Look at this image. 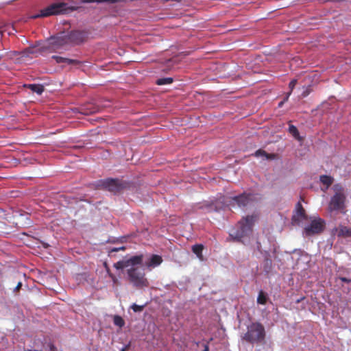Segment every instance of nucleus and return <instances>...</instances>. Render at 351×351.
<instances>
[{
  "instance_id": "f257e3e1",
  "label": "nucleus",
  "mask_w": 351,
  "mask_h": 351,
  "mask_svg": "<svg viewBox=\"0 0 351 351\" xmlns=\"http://www.w3.org/2000/svg\"><path fill=\"white\" fill-rule=\"evenodd\" d=\"M143 255L133 256L128 259H123L114 264L117 269H123L128 268L127 275L130 283L134 287L138 289H142L148 287L149 282L145 277V273L143 269H140L138 266L141 265L143 261Z\"/></svg>"
},
{
  "instance_id": "f03ea898",
  "label": "nucleus",
  "mask_w": 351,
  "mask_h": 351,
  "mask_svg": "<svg viewBox=\"0 0 351 351\" xmlns=\"http://www.w3.org/2000/svg\"><path fill=\"white\" fill-rule=\"evenodd\" d=\"M266 332L264 326L258 322H252L247 327V331L241 339L252 344H264L265 343Z\"/></svg>"
},
{
  "instance_id": "7ed1b4c3",
  "label": "nucleus",
  "mask_w": 351,
  "mask_h": 351,
  "mask_svg": "<svg viewBox=\"0 0 351 351\" xmlns=\"http://www.w3.org/2000/svg\"><path fill=\"white\" fill-rule=\"evenodd\" d=\"M256 216L247 215L243 217L238 223V229L230 233V237L233 241H241V239L247 237L252 232L254 223L256 221Z\"/></svg>"
},
{
  "instance_id": "20e7f679",
  "label": "nucleus",
  "mask_w": 351,
  "mask_h": 351,
  "mask_svg": "<svg viewBox=\"0 0 351 351\" xmlns=\"http://www.w3.org/2000/svg\"><path fill=\"white\" fill-rule=\"evenodd\" d=\"M75 7H69L64 2L54 3L41 10L38 14L32 16L33 19L38 17H47L53 15L66 14L70 11L76 10Z\"/></svg>"
},
{
  "instance_id": "39448f33",
  "label": "nucleus",
  "mask_w": 351,
  "mask_h": 351,
  "mask_svg": "<svg viewBox=\"0 0 351 351\" xmlns=\"http://www.w3.org/2000/svg\"><path fill=\"white\" fill-rule=\"evenodd\" d=\"M335 194L331 197L328 204L330 212L343 210L346 208V195L344 189L340 184H335L333 186Z\"/></svg>"
},
{
  "instance_id": "423d86ee",
  "label": "nucleus",
  "mask_w": 351,
  "mask_h": 351,
  "mask_svg": "<svg viewBox=\"0 0 351 351\" xmlns=\"http://www.w3.org/2000/svg\"><path fill=\"white\" fill-rule=\"evenodd\" d=\"M99 186L110 193L118 194L128 188L130 184L128 182L117 178H107L100 181Z\"/></svg>"
},
{
  "instance_id": "0eeeda50",
  "label": "nucleus",
  "mask_w": 351,
  "mask_h": 351,
  "mask_svg": "<svg viewBox=\"0 0 351 351\" xmlns=\"http://www.w3.org/2000/svg\"><path fill=\"white\" fill-rule=\"evenodd\" d=\"M66 45H69L66 34L61 32L49 38L40 49L42 51L53 52Z\"/></svg>"
},
{
  "instance_id": "6e6552de",
  "label": "nucleus",
  "mask_w": 351,
  "mask_h": 351,
  "mask_svg": "<svg viewBox=\"0 0 351 351\" xmlns=\"http://www.w3.org/2000/svg\"><path fill=\"white\" fill-rule=\"evenodd\" d=\"M325 228V221L321 218L313 220L310 225L304 228V232L306 236H311L315 234H319Z\"/></svg>"
},
{
  "instance_id": "1a4fd4ad",
  "label": "nucleus",
  "mask_w": 351,
  "mask_h": 351,
  "mask_svg": "<svg viewBox=\"0 0 351 351\" xmlns=\"http://www.w3.org/2000/svg\"><path fill=\"white\" fill-rule=\"evenodd\" d=\"M69 45H78L86 39V34L84 32L75 30L66 34Z\"/></svg>"
},
{
  "instance_id": "9d476101",
  "label": "nucleus",
  "mask_w": 351,
  "mask_h": 351,
  "mask_svg": "<svg viewBox=\"0 0 351 351\" xmlns=\"http://www.w3.org/2000/svg\"><path fill=\"white\" fill-rule=\"evenodd\" d=\"M250 194L243 193L237 196L232 197L230 201L232 206L237 205L240 208H244L252 201Z\"/></svg>"
},
{
  "instance_id": "9b49d317",
  "label": "nucleus",
  "mask_w": 351,
  "mask_h": 351,
  "mask_svg": "<svg viewBox=\"0 0 351 351\" xmlns=\"http://www.w3.org/2000/svg\"><path fill=\"white\" fill-rule=\"evenodd\" d=\"M306 219V216L305 213V210L302 207V204L300 202H298L297 204L296 214L293 216L292 221L296 223H299L301 220Z\"/></svg>"
},
{
  "instance_id": "f8f14e48",
  "label": "nucleus",
  "mask_w": 351,
  "mask_h": 351,
  "mask_svg": "<svg viewBox=\"0 0 351 351\" xmlns=\"http://www.w3.org/2000/svg\"><path fill=\"white\" fill-rule=\"evenodd\" d=\"M335 232L338 237H351V229L346 226H339L333 230Z\"/></svg>"
},
{
  "instance_id": "ddd939ff",
  "label": "nucleus",
  "mask_w": 351,
  "mask_h": 351,
  "mask_svg": "<svg viewBox=\"0 0 351 351\" xmlns=\"http://www.w3.org/2000/svg\"><path fill=\"white\" fill-rule=\"evenodd\" d=\"M52 58L56 60L57 63H66L69 65L73 64V65H80L81 64V62L77 60L74 59H70L58 56H53Z\"/></svg>"
},
{
  "instance_id": "4468645a",
  "label": "nucleus",
  "mask_w": 351,
  "mask_h": 351,
  "mask_svg": "<svg viewBox=\"0 0 351 351\" xmlns=\"http://www.w3.org/2000/svg\"><path fill=\"white\" fill-rule=\"evenodd\" d=\"M162 262V258L160 256L153 254L149 258V261L145 263V266L148 268L156 267L160 265Z\"/></svg>"
},
{
  "instance_id": "2eb2a0df",
  "label": "nucleus",
  "mask_w": 351,
  "mask_h": 351,
  "mask_svg": "<svg viewBox=\"0 0 351 351\" xmlns=\"http://www.w3.org/2000/svg\"><path fill=\"white\" fill-rule=\"evenodd\" d=\"M125 0H80V2L82 3H115L118 2H124Z\"/></svg>"
},
{
  "instance_id": "dca6fc26",
  "label": "nucleus",
  "mask_w": 351,
  "mask_h": 351,
  "mask_svg": "<svg viewBox=\"0 0 351 351\" xmlns=\"http://www.w3.org/2000/svg\"><path fill=\"white\" fill-rule=\"evenodd\" d=\"M26 86L32 92L36 93L38 95H41L45 90L44 86L41 84H28L26 85Z\"/></svg>"
},
{
  "instance_id": "f3484780",
  "label": "nucleus",
  "mask_w": 351,
  "mask_h": 351,
  "mask_svg": "<svg viewBox=\"0 0 351 351\" xmlns=\"http://www.w3.org/2000/svg\"><path fill=\"white\" fill-rule=\"evenodd\" d=\"M204 249V246L202 244H196L193 245L192 247V251L194 254H195L197 257L202 258V250Z\"/></svg>"
},
{
  "instance_id": "a211bd4d",
  "label": "nucleus",
  "mask_w": 351,
  "mask_h": 351,
  "mask_svg": "<svg viewBox=\"0 0 351 351\" xmlns=\"http://www.w3.org/2000/svg\"><path fill=\"white\" fill-rule=\"evenodd\" d=\"M320 181L328 187L332 184L333 178L330 176L324 175L320 176Z\"/></svg>"
},
{
  "instance_id": "6ab92c4d",
  "label": "nucleus",
  "mask_w": 351,
  "mask_h": 351,
  "mask_svg": "<svg viewBox=\"0 0 351 351\" xmlns=\"http://www.w3.org/2000/svg\"><path fill=\"white\" fill-rule=\"evenodd\" d=\"M113 323L115 326L122 328L125 325L124 319L119 315H114L113 317Z\"/></svg>"
},
{
  "instance_id": "aec40b11",
  "label": "nucleus",
  "mask_w": 351,
  "mask_h": 351,
  "mask_svg": "<svg viewBox=\"0 0 351 351\" xmlns=\"http://www.w3.org/2000/svg\"><path fill=\"white\" fill-rule=\"evenodd\" d=\"M173 80L172 77H163L158 79L156 84L159 86L169 84L173 82Z\"/></svg>"
},
{
  "instance_id": "412c9836",
  "label": "nucleus",
  "mask_w": 351,
  "mask_h": 351,
  "mask_svg": "<svg viewBox=\"0 0 351 351\" xmlns=\"http://www.w3.org/2000/svg\"><path fill=\"white\" fill-rule=\"evenodd\" d=\"M267 300V295L263 291H261L258 293L257 302L261 304H265Z\"/></svg>"
},
{
  "instance_id": "4be33fe9",
  "label": "nucleus",
  "mask_w": 351,
  "mask_h": 351,
  "mask_svg": "<svg viewBox=\"0 0 351 351\" xmlns=\"http://www.w3.org/2000/svg\"><path fill=\"white\" fill-rule=\"evenodd\" d=\"M289 133L295 138H299V132L295 126L290 125L289 127Z\"/></svg>"
},
{
  "instance_id": "5701e85b",
  "label": "nucleus",
  "mask_w": 351,
  "mask_h": 351,
  "mask_svg": "<svg viewBox=\"0 0 351 351\" xmlns=\"http://www.w3.org/2000/svg\"><path fill=\"white\" fill-rule=\"evenodd\" d=\"M254 156L256 157L265 156L268 159L274 158L272 155L268 154L265 151L262 149H258L257 151H256V152L254 153Z\"/></svg>"
},
{
  "instance_id": "b1692460",
  "label": "nucleus",
  "mask_w": 351,
  "mask_h": 351,
  "mask_svg": "<svg viewBox=\"0 0 351 351\" xmlns=\"http://www.w3.org/2000/svg\"><path fill=\"white\" fill-rule=\"evenodd\" d=\"M297 84V80L295 79H293L290 82H289V88L290 89V92L288 93L287 97H286V100L288 99V97H289V95H291V92L293 91V88H295V85Z\"/></svg>"
},
{
  "instance_id": "393cba45",
  "label": "nucleus",
  "mask_w": 351,
  "mask_h": 351,
  "mask_svg": "<svg viewBox=\"0 0 351 351\" xmlns=\"http://www.w3.org/2000/svg\"><path fill=\"white\" fill-rule=\"evenodd\" d=\"M86 110V111L83 112V113L86 114H89L98 112L99 109L97 106H91L90 108H87Z\"/></svg>"
},
{
  "instance_id": "a878e982",
  "label": "nucleus",
  "mask_w": 351,
  "mask_h": 351,
  "mask_svg": "<svg viewBox=\"0 0 351 351\" xmlns=\"http://www.w3.org/2000/svg\"><path fill=\"white\" fill-rule=\"evenodd\" d=\"M131 308H132V310L134 312H141L143 310L144 306L143 305L140 306V305H137L136 304H133L132 306H131Z\"/></svg>"
},
{
  "instance_id": "bb28decb",
  "label": "nucleus",
  "mask_w": 351,
  "mask_h": 351,
  "mask_svg": "<svg viewBox=\"0 0 351 351\" xmlns=\"http://www.w3.org/2000/svg\"><path fill=\"white\" fill-rule=\"evenodd\" d=\"M107 272H108L109 276L111 278L114 284H117L118 282V279L117 278V277L114 274H112V273L110 272V270L108 268L107 269Z\"/></svg>"
},
{
  "instance_id": "cd10ccee",
  "label": "nucleus",
  "mask_w": 351,
  "mask_h": 351,
  "mask_svg": "<svg viewBox=\"0 0 351 351\" xmlns=\"http://www.w3.org/2000/svg\"><path fill=\"white\" fill-rule=\"evenodd\" d=\"M311 92V89L310 86L306 88L305 90L302 93V97H307L310 94Z\"/></svg>"
},
{
  "instance_id": "c85d7f7f",
  "label": "nucleus",
  "mask_w": 351,
  "mask_h": 351,
  "mask_svg": "<svg viewBox=\"0 0 351 351\" xmlns=\"http://www.w3.org/2000/svg\"><path fill=\"white\" fill-rule=\"evenodd\" d=\"M339 280L341 281V282H346V283H349L351 282V280L349 279V278H347L346 277H340L339 278Z\"/></svg>"
},
{
  "instance_id": "c756f323",
  "label": "nucleus",
  "mask_w": 351,
  "mask_h": 351,
  "mask_svg": "<svg viewBox=\"0 0 351 351\" xmlns=\"http://www.w3.org/2000/svg\"><path fill=\"white\" fill-rule=\"evenodd\" d=\"M125 250V247H119V248H113L112 249V252H118L119 250Z\"/></svg>"
},
{
  "instance_id": "7c9ffc66",
  "label": "nucleus",
  "mask_w": 351,
  "mask_h": 351,
  "mask_svg": "<svg viewBox=\"0 0 351 351\" xmlns=\"http://www.w3.org/2000/svg\"><path fill=\"white\" fill-rule=\"evenodd\" d=\"M21 287H22V282H19L17 284L16 287H15L14 291H18L21 288Z\"/></svg>"
},
{
  "instance_id": "2f4dec72",
  "label": "nucleus",
  "mask_w": 351,
  "mask_h": 351,
  "mask_svg": "<svg viewBox=\"0 0 351 351\" xmlns=\"http://www.w3.org/2000/svg\"><path fill=\"white\" fill-rule=\"evenodd\" d=\"M130 344H128L126 345L125 347H123L121 351H126L127 350H128L130 348Z\"/></svg>"
},
{
  "instance_id": "473e14b6",
  "label": "nucleus",
  "mask_w": 351,
  "mask_h": 351,
  "mask_svg": "<svg viewBox=\"0 0 351 351\" xmlns=\"http://www.w3.org/2000/svg\"><path fill=\"white\" fill-rule=\"evenodd\" d=\"M202 351H209V346L208 344L204 345V349Z\"/></svg>"
},
{
  "instance_id": "72a5a7b5",
  "label": "nucleus",
  "mask_w": 351,
  "mask_h": 351,
  "mask_svg": "<svg viewBox=\"0 0 351 351\" xmlns=\"http://www.w3.org/2000/svg\"><path fill=\"white\" fill-rule=\"evenodd\" d=\"M283 102L281 101L280 104H279V106H281L282 105Z\"/></svg>"
},
{
  "instance_id": "f704fd0d",
  "label": "nucleus",
  "mask_w": 351,
  "mask_h": 351,
  "mask_svg": "<svg viewBox=\"0 0 351 351\" xmlns=\"http://www.w3.org/2000/svg\"><path fill=\"white\" fill-rule=\"evenodd\" d=\"M267 262H269L271 263V261H269V259H267Z\"/></svg>"
},
{
  "instance_id": "c9c22d12",
  "label": "nucleus",
  "mask_w": 351,
  "mask_h": 351,
  "mask_svg": "<svg viewBox=\"0 0 351 351\" xmlns=\"http://www.w3.org/2000/svg\"><path fill=\"white\" fill-rule=\"evenodd\" d=\"M2 32L0 31V34H1Z\"/></svg>"
}]
</instances>
